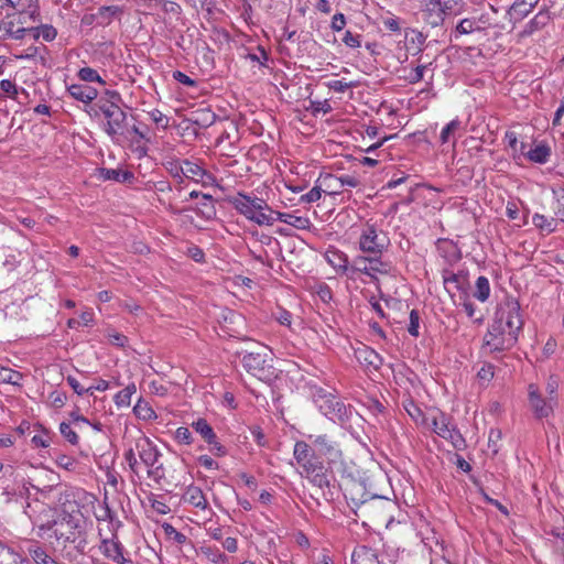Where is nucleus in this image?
Wrapping results in <instances>:
<instances>
[{
	"label": "nucleus",
	"mask_w": 564,
	"mask_h": 564,
	"mask_svg": "<svg viewBox=\"0 0 564 564\" xmlns=\"http://www.w3.org/2000/svg\"><path fill=\"white\" fill-rule=\"evenodd\" d=\"M83 524L84 519L80 512L73 514L64 510L57 519L37 525L39 536L43 538L47 531H52L51 536L75 544L78 552L85 553L87 540Z\"/></svg>",
	"instance_id": "obj_1"
},
{
	"label": "nucleus",
	"mask_w": 564,
	"mask_h": 564,
	"mask_svg": "<svg viewBox=\"0 0 564 564\" xmlns=\"http://www.w3.org/2000/svg\"><path fill=\"white\" fill-rule=\"evenodd\" d=\"M262 351H238L237 356L241 357L242 367L246 371L259 380L271 383L279 377V371L272 365V358L265 352V348H261Z\"/></svg>",
	"instance_id": "obj_2"
},
{
	"label": "nucleus",
	"mask_w": 564,
	"mask_h": 564,
	"mask_svg": "<svg viewBox=\"0 0 564 564\" xmlns=\"http://www.w3.org/2000/svg\"><path fill=\"white\" fill-rule=\"evenodd\" d=\"M344 496L356 517H367L372 510V502L383 499L382 496L370 494L364 481L350 480L346 484Z\"/></svg>",
	"instance_id": "obj_3"
},
{
	"label": "nucleus",
	"mask_w": 564,
	"mask_h": 564,
	"mask_svg": "<svg viewBox=\"0 0 564 564\" xmlns=\"http://www.w3.org/2000/svg\"><path fill=\"white\" fill-rule=\"evenodd\" d=\"M517 333L505 329L503 315L496 317L488 326L484 336L482 348H488L490 352H501L511 349L517 343Z\"/></svg>",
	"instance_id": "obj_4"
},
{
	"label": "nucleus",
	"mask_w": 564,
	"mask_h": 564,
	"mask_svg": "<svg viewBox=\"0 0 564 564\" xmlns=\"http://www.w3.org/2000/svg\"><path fill=\"white\" fill-rule=\"evenodd\" d=\"M101 113L106 121L102 124V130L112 139L117 140L119 137H126L128 131V113L122 110L119 105H106L100 107Z\"/></svg>",
	"instance_id": "obj_5"
},
{
	"label": "nucleus",
	"mask_w": 564,
	"mask_h": 564,
	"mask_svg": "<svg viewBox=\"0 0 564 564\" xmlns=\"http://www.w3.org/2000/svg\"><path fill=\"white\" fill-rule=\"evenodd\" d=\"M390 245V239L382 230H378L375 224L367 223L359 237V248L364 253H383Z\"/></svg>",
	"instance_id": "obj_6"
},
{
	"label": "nucleus",
	"mask_w": 564,
	"mask_h": 564,
	"mask_svg": "<svg viewBox=\"0 0 564 564\" xmlns=\"http://www.w3.org/2000/svg\"><path fill=\"white\" fill-rule=\"evenodd\" d=\"M431 425L433 432L448 440L455 449L463 451L466 448L465 438L455 426L449 425V419L444 413L441 412L437 416H434Z\"/></svg>",
	"instance_id": "obj_7"
},
{
	"label": "nucleus",
	"mask_w": 564,
	"mask_h": 564,
	"mask_svg": "<svg viewBox=\"0 0 564 564\" xmlns=\"http://www.w3.org/2000/svg\"><path fill=\"white\" fill-rule=\"evenodd\" d=\"M318 408L325 416L341 425L348 423L354 414V408L345 404L335 395L325 403H319Z\"/></svg>",
	"instance_id": "obj_8"
},
{
	"label": "nucleus",
	"mask_w": 564,
	"mask_h": 564,
	"mask_svg": "<svg viewBox=\"0 0 564 564\" xmlns=\"http://www.w3.org/2000/svg\"><path fill=\"white\" fill-rule=\"evenodd\" d=\"M229 203L235 209L249 219V216L259 209H270V206L264 199L259 197H251L243 193H238L237 196L229 198Z\"/></svg>",
	"instance_id": "obj_9"
},
{
	"label": "nucleus",
	"mask_w": 564,
	"mask_h": 564,
	"mask_svg": "<svg viewBox=\"0 0 564 564\" xmlns=\"http://www.w3.org/2000/svg\"><path fill=\"white\" fill-rule=\"evenodd\" d=\"M528 397L530 408L536 419H545L553 413V398H550V401H546L539 392L538 386L533 383L529 384Z\"/></svg>",
	"instance_id": "obj_10"
},
{
	"label": "nucleus",
	"mask_w": 564,
	"mask_h": 564,
	"mask_svg": "<svg viewBox=\"0 0 564 564\" xmlns=\"http://www.w3.org/2000/svg\"><path fill=\"white\" fill-rule=\"evenodd\" d=\"M308 440L319 455L325 456L329 462H336L341 456L336 442H334L328 435H308Z\"/></svg>",
	"instance_id": "obj_11"
},
{
	"label": "nucleus",
	"mask_w": 564,
	"mask_h": 564,
	"mask_svg": "<svg viewBox=\"0 0 564 564\" xmlns=\"http://www.w3.org/2000/svg\"><path fill=\"white\" fill-rule=\"evenodd\" d=\"M100 550L107 558H110L117 564L132 563L131 560L124 557V547L117 539L116 534H113L111 539H104Z\"/></svg>",
	"instance_id": "obj_12"
},
{
	"label": "nucleus",
	"mask_w": 564,
	"mask_h": 564,
	"mask_svg": "<svg viewBox=\"0 0 564 564\" xmlns=\"http://www.w3.org/2000/svg\"><path fill=\"white\" fill-rule=\"evenodd\" d=\"M135 447L142 463L148 467H154L161 456L158 447L147 437L138 441Z\"/></svg>",
	"instance_id": "obj_13"
},
{
	"label": "nucleus",
	"mask_w": 564,
	"mask_h": 564,
	"mask_svg": "<svg viewBox=\"0 0 564 564\" xmlns=\"http://www.w3.org/2000/svg\"><path fill=\"white\" fill-rule=\"evenodd\" d=\"M522 327L523 321L520 314V304L517 300H512L508 302V312L505 321V329L507 330L508 328V332L514 330L518 337Z\"/></svg>",
	"instance_id": "obj_14"
},
{
	"label": "nucleus",
	"mask_w": 564,
	"mask_h": 564,
	"mask_svg": "<svg viewBox=\"0 0 564 564\" xmlns=\"http://www.w3.org/2000/svg\"><path fill=\"white\" fill-rule=\"evenodd\" d=\"M69 96L78 101L89 105L98 97V90L85 84H73L67 86Z\"/></svg>",
	"instance_id": "obj_15"
},
{
	"label": "nucleus",
	"mask_w": 564,
	"mask_h": 564,
	"mask_svg": "<svg viewBox=\"0 0 564 564\" xmlns=\"http://www.w3.org/2000/svg\"><path fill=\"white\" fill-rule=\"evenodd\" d=\"M350 564H381L376 550L367 545H358L354 549Z\"/></svg>",
	"instance_id": "obj_16"
},
{
	"label": "nucleus",
	"mask_w": 564,
	"mask_h": 564,
	"mask_svg": "<svg viewBox=\"0 0 564 564\" xmlns=\"http://www.w3.org/2000/svg\"><path fill=\"white\" fill-rule=\"evenodd\" d=\"M357 360L365 366L372 367L375 370L381 368L383 358L372 348L364 346L356 350Z\"/></svg>",
	"instance_id": "obj_17"
},
{
	"label": "nucleus",
	"mask_w": 564,
	"mask_h": 564,
	"mask_svg": "<svg viewBox=\"0 0 564 564\" xmlns=\"http://www.w3.org/2000/svg\"><path fill=\"white\" fill-rule=\"evenodd\" d=\"M217 116L209 108H199L191 112L188 121L200 129H206L215 123Z\"/></svg>",
	"instance_id": "obj_18"
},
{
	"label": "nucleus",
	"mask_w": 564,
	"mask_h": 564,
	"mask_svg": "<svg viewBox=\"0 0 564 564\" xmlns=\"http://www.w3.org/2000/svg\"><path fill=\"white\" fill-rule=\"evenodd\" d=\"M183 499L185 502H188L189 505L194 506L195 508H199L202 510H205L208 507V502L206 500V497L203 492V490L194 485H191L187 487Z\"/></svg>",
	"instance_id": "obj_19"
},
{
	"label": "nucleus",
	"mask_w": 564,
	"mask_h": 564,
	"mask_svg": "<svg viewBox=\"0 0 564 564\" xmlns=\"http://www.w3.org/2000/svg\"><path fill=\"white\" fill-rule=\"evenodd\" d=\"M442 276L444 286L448 293H451L448 284H454V288L458 291L465 290V285L467 284V272L459 271L458 273H454L445 269L443 270Z\"/></svg>",
	"instance_id": "obj_20"
},
{
	"label": "nucleus",
	"mask_w": 564,
	"mask_h": 564,
	"mask_svg": "<svg viewBox=\"0 0 564 564\" xmlns=\"http://www.w3.org/2000/svg\"><path fill=\"white\" fill-rule=\"evenodd\" d=\"M551 20V15L549 10H540L533 19H531L524 30L522 31V35H531L534 32L543 29Z\"/></svg>",
	"instance_id": "obj_21"
},
{
	"label": "nucleus",
	"mask_w": 564,
	"mask_h": 564,
	"mask_svg": "<svg viewBox=\"0 0 564 564\" xmlns=\"http://www.w3.org/2000/svg\"><path fill=\"white\" fill-rule=\"evenodd\" d=\"M98 172L99 177H101L104 181H116L119 183H126L134 178L133 173L128 170L100 167Z\"/></svg>",
	"instance_id": "obj_22"
},
{
	"label": "nucleus",
	"mask_w": 564,
	"mask_h": 564,
	"mask_svg": "<svg viewBox=\"0 0 564 564\" xmlns=\"http://www.w3.org/2000/svg\"><path fill=\"white\" fill-rule=\"evenodd\" d=\"M123 14V8L119 6H102L98 8L96 19L99 24L108 25L113 19H120Z\"/></svg>",
	"instance_id": "obj_23"
},
{
	"label": "nucleus",
	"mask_w": 564,
	"mask_h": 564,
	"mask_svg": "<svg viewBox=\"0 0 564 564\" xmlns=\"http://www.w3.org/2000/svg\"><path fill=\"white\" fill-rule=\"evenodd\" d=\"M532 10L524 0H516L507 11V14L510 22L514 25L527 18Z\"/></svg>",
	"instance_id": "obj_24"
},
{
	"label": "nucleus",
	"mask_w": 564,
	"mask_h": 564,
	"mask_svg": "<svg viewBox=\"0 0 564 564\" xmlns=\"http://www.w3.org/2000/svg\"><path fill=\"white\" fill-rule=\"evenodd\" d=\"M533 225L541 231L542 235H550L556 230L557 219L535 213L532 216Z\"/></svg>",
	"instance_id": "obj_25"
},
{
	"label": "nucleus",
	"mask_w": 564,
	"mask_h": 564,
	"mask_svg": "<svg viewBox=\"0 0 564 564\" xmlns=\"http://www.w3.org/2000/svg\"><path fill=\"white\" fill-rule=\"evenodd\" d=\"M276 220L288 224V225H291L297 229H305L310 225L308 218L302 217V216H295L290 213L276 212L275 213V221Z\"/></svg>",
	"instance_id": "obj_26"
},
{
	"label": "nucleus",
	"mask_w": 564,
	"mask_h": 564,
	"mask_svg": "<svg viewBox=\"0 0 564 564\" xmlns=\"http://www.w3.org/2000/svg\"><path fill=\"white\" fill-rule=\"evenodd\" d=\"M315 455V448H313L308 443L304 441H297L294 444L293 456L299 465Z\"/></svg>",
	"instance_id": "obj_27"
},
{
	"label": "nucleus",
	"mask_w": 564,
	"mask_h": 564,
	"mask_svg": "<svg viewBox=\"0 0 564 564\" xmlns=\"http://www.w3.org/2000/svg\"><path fill=\"white\" fill-rule=\"evenodd\" d=\"M0 2L10 6L18 13L30 11L31 18L34 19V13L37 8V0H0Z\"/></svg>",
	"instance_id": "obj_28"
},
{
	"label": "nucleus",
	"mask_w": 564,
	"mask_h": 564,
	"mask_svg": "<svg viewBox=\"0 0 564 564\" xmlns=\"http://www.w3.org/2000/svg\"><path fill=\"white\" fill-rule=\"evenodd\" d=\"M317 182H319L321 186L324 187V192L329 195H335L339 193L341 188V184L339 183L338 176L333 174H321Z\"/></svg>",
	"instance_id": "obj_29"
},
{
	"label": "nucleus",
	"mask_w": 564,
	"mask_h": 564,
	"mask_svg": "<svg viewBox=\"0 0 564 564\" xmlns=\"http://www.w3.org/2000/svg\"><path fill=\"white\" fill-rule=\"evenodd\" d=\"M368 263L373 273L388 274L391 270V263L382 259V253L369 254Z\"/></svg>",
	"instance_id": "obj_30"
},
{
	"label": "nucleus",
	"mask_w": 564,
	"mask_h": 564,
	"mask_svg": "<svg viewBox=\"0 0 564 564\" xmlns=\"http://www.w3.org/2000/svg\"><path fill=\"white\" fill-rule=\"evenodd\" d=\"M134 415L143 421H151L156 419V413L150 406L149 402L140 399L137 404L133 406Z\"/></svg>",
	"instance_id": "obj_31"
},
{
	"label": "nucleus",
	"mask_w": 564,
	"mask_h": 564,
	"mask_svg": "<svg viewBox=\"0 0 564 564\" xmlns=\"http://www.w3.org/2000/svg\"><path fill=\"white\" fill-rule=\"evenodd\" d=\"M527 155L530 161L543 164L547 162L549 156L551 155V149L546 144H539L531 149Z\"/></svg>",
	"instance_id": "obj_32"
},
{
	"label": "nucleus",
	"mask_w": 564,
	"mask_h": 564,
	"mask_svg": "<svg viewBox=\"0 0 564 564\" xmlns=\"http://www.w3.org/2000/svg\"><path fill=\"white\" fill-rule=\"evenodd\" d=\"M403 408L416 424L426 423L423 411L412 399H406L403 401Z\"/></svg>",
	"instance_id": "obj_33"
},
{
	"label": "nucleus",
	"mask_w": 564,
	"mask_h": 564,
	"mask_svg": "<svg viewBox=\"0 0 564 564\" xmlns=\"http://www.w3.org/2000/svg\"><path fill=\"white\" fill-rule=\"evenodd\" d=\"M23 375L17 370L9 368H0V382L8 383L17 387H22L21 380Z\"/></svg>",
	"instance_id": "obj_34"
},
{
	"label": "nucleus",
	"mask_w": 564,
	"mask_h": 564,
	"mask_svg": "<svg viewBox=\"0 0 564 564\" xmlns=\"http://www.w3.org/2000/svg\"><path fill=\"white\" fill-rule=\"evenodd\" d=\"M476 290L474 292V296L480 301L486 302L490 295V284L489 280L486 276H478L476 280Z\"/></svg>",
	"instance_id": "obj_35"
},
{
	"label": "nucleus",
	"mask_w": 564,
	"mask_h": 564,
	"mask_svg": "<svg viewBox=\"0 0 564 564\" xmlns=\"http://www.w3.org/2000/svg\"><path fill=\"white\" fill-rule=\"evenodd\" d=\"M264 209H259L252 214V216H249V220H252L257 223L260 226H272L275 221V213L271 208L268 209L270 214L263 213Z\"/></svg>",
	"instance_id": "obj_36"
},
{
	"label": "nucleus",
	"mask_w": 564,
	"mask_h": 564,
	"mask_svg": "<svg viewBox=\"0 0 564 564\" xmlns=\"http://www.w3.org/2000/svg\"><path fill=\"white\" fill-rule=\"evenodd\" d=\"M183 172L182 174L186 178L195 180L196 176H203L206 172L197 163L191 162L189 160L182 161Z\"/></svg>",
	"instance_id": "obj_37"
},
{
	"label": "nucleus",
	"mask_w": 564,
	"mask_h": 564,
	"mask_svg": "<svg viewBox=\"0 0 564 564\" xmlns=\"http://www.w3.org/2000/svg\"><path fill=\"white\" fill-rule=\"evenodd\" d=\"M199 213L207 219L213 218L216 215V209L213 204V196L209 194L202 195L199 202Z\"/></svg>",
	"instance_id": "obj_38"
},
{
	"label": "nucleus",
	"mask_w": 564,
	"mask_h": 564,
	"mask_svg": "<svg viewBox=\"0 0 564 564\" xmlns=\"http://www.w3.org/2000/svg\"><path fill=\"white\" fill-rule=\"evenodd\" d=\"M163 530H164V533L166 534V536L170 539V540H173L175 543L177 544H192V542L188 540V538L177 531L172 524L170 523H164L163 524Z\"/></svg>",
	"instance_id": "obj_39"
},
{
	"label": "nucleus",
	"mask_w": 564,
	"mask_h": 564,
	"mask_svg": "<svg viewBox=\"0 0 564 564\" xmlns=\"http://www.w3.org/2000/svg\"><path fill=\"white\" fill-rule=\"evenodd\" d=\"M299 466L302 467L305 477L312 475L313 473L321 471L323 467H325L317 455L306 459V462L301 463Z\"/></svg>",
	"instance_id": "obj_40"
},
{
	"label": "nucleus",
	"mask_w": 564,
	"mask_h": 564,
	"mask_svg": "<svg viewBox=\"0 0 564 564\" xmlns=\"http://www.w3.org/2000/svg\"><path fill=\"white\" fill-rule=\"evenodd\" d=\"M77 76L80 80L86 83H99L105 85L106 82L100 77L96 69L91 67H83L78 70Z\"/></svg>",
	"instance_id": "obj_41"
},
{
	"label": "nucleus",
	"mask_w": 564,
	"mask_h": 564,
	"mask_svg": "<svg viewBox=\"0 0 564 564\" xmlns=\"http://www.w3.org/2000/svg\"><path fill=\"white\" fill-rule=\"evenodd\" d=\"M306 478L312 482L314 486L323 489L325 487H329V478H328V470L326 467H323L321 471L313 473L312 475L306 476Z\"/></svg>",
	"instance_id": "obj_42"
},
{
	"label": "nucleus",
	"mask_w": 564,
	"mask_h": 564,
	"mask_svg": "<svg viewBox=\"0 0 564 564\" xmlns=\"http://www.w3.org/2000/svg\"><path fill=\"white\" fill-rule=\"evenodd\" d=\"M202 553L214 564H224L227 560V556L218 547L203 546Z\"/></svg>",
	"instance_id": "obj_43"
},
{
	"label": "nucleus",
	"mask_w": 564,
	"mask_h": 564,
	"mask_svg": "<svg viewBox=\"0 0 564 564\" xmlns=\"http://www.w3.org/2000/svg\"><path fill=\"white\" fill-rule=\"evenodd\" d=\"M430 4L433 7V10H437V18L441 22L444 21V15L452 14L453 13V4L451 1H444L441 0H430Z\"/></svg>",
	"instance_id": "obj_44"
},
{
	"label": "nucleus",
	"mask_w": 564,
	"mask_h": 564,
	"mask_svg": "<svg viewBox=\"0 0 564 564\" xmlns=\"http://www.w3.org/2000/svg\"><path fill=\"white\" fill-rule=\"evenodd\" d=\"M479 28H475V21L470 19H463L456 26L453 36L458 39L459 35L469 34Z\"/></svg>",
	"instance_id": "obj_45"
},
{
	"label": "nucleus",
	"mask_w": 564,
	"mask_h": 564,
	"mask_svg": "<svg viewBox=\"0 0 564 564\" xmlns=\"http://www.w3.org/2000/svg\"><path fill=\"white\" fill-rule=\"evenodd\" d=\"M59 432L62 436L72 445H77L79 442V437L75 431L72 430L70 424L66 422H62L59 424Z\"/></svg>",
	"instance_id": "obj_46"
},
{
	"label": "nucleus",
	"mask_w": 564,
	"mask_h": 564,
	"mask_svg": "<svg viewBox=\"0 0 564 564\" xmlns=\"http://www.w3.org/2000/svg\"><path fill=\"white\" fill-rule=\"evenodd\" d=\"M460 127V121L457 120V119H454L452 120L451 122H448L441 131V135H440V139H441V142L442 144H445L449 141V137L456 131L458 130Z\"/></svg>",
	"instance_id": "obj_47"
},
{
	"label": "nucleus",
	"mask_w": 564,
	"mask_h": 564,
	"mask_svg": "<svg viewBox=\"0 0 564 564\" xmlns=\"http://www.w3.org/2000/svg\"><path fill=\"white\" fill-rule=\"evenodd\" d=\"M354 268L357 271L370 276L371 279L375 278L372 269H369L368 257H362V256L357 257L354 260Z\"/></svg>",
	"instance_id": "obj_48"
},
{
	"label": "nucleus",
	"mask_w": 564,
	"mask_h": 564,
	"mask_svg": "<svg viewBox=\"0 0 564 564\" xmlns=\"http://www.w3.org/2000/svg\"><path fill=\"white\" fill-rule=\"evenodd\" d=\"M311 390H312V397L317 404L325 403V401H328L330 398L334 397L333 393L328 392L327 390H325L322 387L314 386L311 388Z\"/></svg>",
	"instance_id": "obj_49"
},
{
	"label": "nucleus",
	"mask_w": 564,
	"mask_h": 564,
	"mask_svg": "<svg viewBox=\"0 0 564 564\" xmlns=\"http://www.w3.org/2000/svg\"><path fill=\"white\" fill-rule=\"evenodd\" d=\"M419 327H420V314L419 311L412 310L410 312V323L408 326V332L413 337H419Z\"/></svg>",
	"instance_id": "obj_50"
},
{
	"label": "nucleus",
	"mask_w": 564,
	"mask_h": 564,
	"mask_svg": "<svg viewBox=\"0 0 564 564\" xmlns=\"http://www.w3.org/2000/svg\"><path fill=\"white\" fill-rule=\"evenodd\" d=\"M108 340L112 346L123 348L128 344V337L121 333L118 332H108Z\"/></svg>",
	"instance_id": "obj_51"
},
{
	"label": "nucleus",
	"mask_w": 564,
	"mask_h": 564,
	"mask_svg": "<svg viewBox=\"0 0 564 564\" xmlns=\"http://www.w3.org/2000/svg\"><path fill=\"white\" fill-rule=\"evenodd\" d=\"M26 34L32 35L34 40L40 37V29L34 28H19L12 33V37L14 40H22Z\"/></svg>",
	"instance_id": "obj_52"
},
{
	"label": "nucleus",
	"mask_w": 564,
	"mask_h": 564,
	"mask_svg": "<svg viewBox=\"0 0 564 564\" xmlns=\"http://www.w3.org/2000/svg\"><path fill=\"white\" fill-rule=\"evenodd\" d=\"M175 440L185 445H189L193 443V436L191 431L187 427L180 426L175 432Z\"/></svg>",
	"instance_id": "obj_53"
},
{
	"label": "nucleus",
	"mask_w": 564,
	"mask_h": 564,
	"mask_svg": "<svg viewBox=\"0 0 564 564\" xmlns=\"http://www.w3.org/2000/svg\"><path fill=\"white\" fill-rule=\"evenodd\" d=\"M36 29H40V36L46 42H52L57 36V30L51 24H42Z\"/></svg>",
	"instance_id": "obj_54"
},
{
	"label": "nucleus",
	"mask_w": 564,
	"mask_h": 564,
	"mask_svg": "<svg viewBox=\"0 0 564 564\" xmlns=\"http://www.w3.org/2000/svg\"><path fill=\"white\" fill-rule=\"evenodd\" d=\"M155 7H162V9L166 13L178 14L181 12V7L174 1L166 0H155Z\"/></svg>",
	"instance_id": "obj_55"
},
{
	"label": "nucleus",
	"mask_w": 564,
	"mask_h": 564,
	"mask_svg": "<svg viewBox=\"0 0 564 564\" xmlns=\"http://www.w3.org/2000/svg\"><path fill=\"white\" fill-rule=\"evenodd\" d=\"M366 406L375 415L382 414L386 411V406L376 398H368Z\"/></svg>",
	"instance_id": "obj_56"
},
{
	"label": "nucleus",
	"mask_w": 564,
	"mask_h": 564,
	"mask_svg": "<svg viewBox=\"0 0 564 564\" xmlns=\"http://www.w3.org/2000/svg\"><path fill=\"white\" fill-rule=\"evenodd\" d=\"M427 68V65H417L406 77L409 84H416L421 82L424 77V72Z\"/></svg>",
	"instance_id": "obj_57"
},
{
	"label": "nucleus",
	"mask_w": 564,
	"mask_h": 564,
	"mask_svg": "<svg viewBox=\"0 0 564 564\" xmlns=\"http://www.w3.org/2000/svg\"><path fill=\"white\" fill-rule=\"evenodd\" d=\"M322 192L324 191L322 189L321 184L315 185L310 192L301 197V200L306 203H315L321 198Z\"/></svg>",
	"instance_id": "obj_58"
},
{
	"label": "nucleus",
	"mask_w": 564,
	"mask_h": 564,
	"mask_svg": "<svg viewBox=\"0 0 564 564\" xmlns=\"http://www.w3.org/2000/svg\"><path fill=\"white\" fill-rule=\"evenodd\" d=\"M495 376V367L491 364H484L482 367L478 370L477 377L480 380L490 381Z\"/></svg>",
	"instance_id": "obj_59"
},
{
	"label": "nucleus",
	"mask_w": 564,
	"mask_h": 564,
	"mask_svg": "<svg viewBox=\"0 0 564 564\" xmlns=\"http://www.w3.org/2000/svg\"><path fill=\"white\" fill-rule=\"evenodd\" d=\"M172 77L176 82H178L187 87H197V82L181 70L173 72Z\"/></svg>",
	"instance_id": "obj_60"
},
{
	"label": "nucleus",
	"mask_w": 564,
	"mask_h": 564,
	"mask_svg": "<svg viewBox=\"0 0 564 564\" xmlns=\"http://www.w3.org/2000/svg\"><path fill=\"white\" fill-rule=\"evenodd\" d=\"M192 427L203 436L208 434L213 430L210 424L205 419H198L197 421L192 423Z\"/></svg>",
	"instance_id": "obj_61"
},
{
	"label": "nucleus",
	"mask_w": 564,
	"mask_h": 564,
	"mask_svg": "<svg viewBox=\"0 0 564 564\" xmlns=\"http://www.w3.org/2000/svg\"><path fill=\"white\" fill-rule=\"evenodd\" d=\"M56 464L66 470H73L75 467L76 460L70 456L61 454L56 458Z\"/></svg>",
	"instance_id": "obj_62"
},
{
	"label": "nucleus",
	"mask_w": 564,
	"mask_h": 564,
	"mask_svg": "<svg viewBox=\"0 0 564 564\" xmlns=\"http://www.w3.org/2000/svg\"><path fill=\"white\" fill-rule=\"evenodd\" d=\"M343 42L348 46V47H351V48H356V47H359L361 42H360V35L358 34H352L350 31H346L345 34H344V37H343Z\"/></svg>",
	"instance_id": "obj_63"
},
{
	"label": "nucleus",
	"mask_w": 564,
	"mask_h": 564,
	"mask_svg": "<svg viewBox=\"0 0 564 564\" xmlns=\"http://www.w3.org/2000/svg\"><path fill=\"white\" fill-rule=\"evenodd\" d=\"M0 89L12 98H14L18 95V87L10 79H2L0 82Z\"/></svg>",
	"instance_id": "obj_64"
}]
</instances>
